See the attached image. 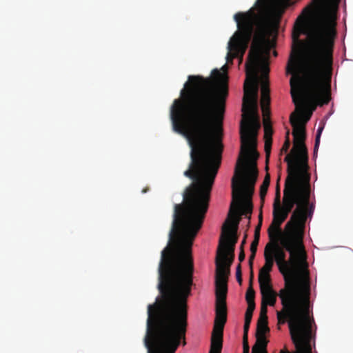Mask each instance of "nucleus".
Segmentation results:
<instances>
[{
    "label": "nucleus",
    "mask_w": 353,
    "mask_h": 353,
    "mask_svg": "<svg viewBox=\"0 0 353 353\" xmlns=\"http://www.w3.org/2000/svg\"><path fill=\"white\" fill-rule=\"evenodd\" d=\"M252 278H253V272H252V274L250 276V286L247 290L245 299L248 304L250 303H254V296H255V292L252 288Z\"/></svg>",
    "instance_id": "ddd939ff"
},
{
    "label": "nucleus",
    "mask_w": 353,
    "mask_h": 353,
    "mask_svg": "<svg viewBox=\"0 0 353 353\" xmlns=\"http://www.w3.org/2000/svg\"><path fill=\"white\" fill-rule=\"evenodd\" d=\"M256 251H257V247L250 245V252H251V253H252V254L255 253L256 254Z\"/></svg>",
    "instance_id": "c85d7f7f"
},
{
    "label": "nucleus",
    "mask_w": 353,
    "mask_h": 353,
    "mask_svg": "<svg viewBox=\"0 0 353 353\" xmlns=\"http://www.w3.org/2000/svg\"><path fill=\"white\" fill-rule=\"evenodd\" d=\"M265 248L274 257L275 263L285 281L279 290L282 306L310 305V281L307 265H299V254L303 250L301 232L280 231Z\"/></svg>",
    "instance_id": "7ed1b4c3"
},
{
    "label": "nucleus",
    "mask_w": 353,
    "mask_h": 353,
    "mask_svg": "<svg viewBox=\"0 0 353 353\" xmlns=\"http://www.w3.org/2000/svg\"><path fill=\"white\" fill-rule=\"evenodd\" d=\"M255 309V303L248 304V308L245 314V319L252 320L253 312Z\"/></svg>",
    "instance_id": "dca6fc26"
},
{
    "label": "nucleus",
    "mask_w": 353,
    "mask_h": 353,
    "mask_svg": "<svg viewBox=\"0 0 353 353\" xmlns=\"http://www.w3.org/2000/svg\"><path fill=\"white\" fill-rule=\"evenodd\" d=\"M290 145V141L289 138V132H287L285 142L280 150V154L281 155L283 153H286L288 151Z\"/></svg>",
    "instance_id": "f3484780"
},
{
    "label": "nucleus",
    "mask_w": 353,
    "mask_h": 353,
    "mask_svg": "<svg viewBox=\"0 0 353 353\" xmlns=\"http://www.w3.org/2000/svg\"><path fill=\"white\" fill-rule=\"evenodd\" d=\"M250 352V346L248 344V341L243 340V353H249Z\"/></svg>",
    "instance_id": "b1692460"
},
{
    "label": "nucleus",
    "mask_w": 353,
    "mask_h": 353,
    "mask_svg": "<svg viewBox=\"0 0 353 353\" xmlns=\"http://www.w3.org/2000/svg\"><path fill=\"white\" fill-rule=\"evenodd\" d=\"M270 329L268 326V321H264L262 320H258L256 335H263L269 332Z\"/></svg>",
    "instance_id": "4468645a"
},
{
    "label": "nucleus",
    "mask_w": 353,
    "mask_h": 353,
    "mask_svg": "<svg viewBox=\"0 0 353 353\" xmlns=\"http://www.w3.org/2000/svg\"><path fill=\"white\" fill-rule=\"evenodd\" d=\"M270 183V176L269 174H266L265 176L263 183L261 184L263 186L269 187Z\"/></svg>",
    "instance_id": "393cba45"
},
{
    "label": "nucleus",
    "mask_w": 353,
    "mask_h": 353,
    "mask_svg": "<svg viewBox=\"0 0 353 353\" xmlns=\"http://www.w3.org/2000/svg\"><path fill=\"white\" fill-rule=\"evenodd\" d=\"M292 0H256L255 8L246 12H238L234 19L238 31L228 43L227 62L234 58L243 60L248 43L256 30L259 38L254 39L245 63L246 79L243 86L242 120L241 121V150L232 179V195H253L258 176L256 160L257 136L261 128L259 114L258 70L263 69V76L269 73L268 60L273 43L265 37L268 26L274 16H281L294 4Z\"/></svg>",
    "instance_id": "f257e3e1"
},
{
    "label": "nucleus",
    "mask_w": 353,
    "mask_h": 353,
    "mask_svg": "<svg viewBox=\"0 0 353 353\" xmlns=\"http://www.w3.org/2000/svg\"><path fill=\"white\" fill-rule=\"evenodd\" d=\"M268 305L265 303H261V312H260V316L259 320H262L264 321H268Z\"/></svg>",
    "instance_id": "2eb2a0df"
},
{
    "label": "nucleus",
    "mask_w": 353,
    "mask_h": 353,
    "mask_svg": "<svg viewBox=\"0 0 353 353\" xmlns=\"http://www.w3.org/2000/svg\"><path fill=\"white\" fill-rule=\"evenodd\" d=\"M259 223L255 228L254 236H257V237L260 238V230H261V224H262V219H263L262 218V212H261V213L259 216Z\"/></svg>",
    "instance_id": "412c9836"
},
{
    "label": "nucleus",
    "mask_w": 353,
    "mask_h": 353,
    "mask_svg": "<svg viewBox=\"0 0 353 353\" xmlns=\"http://www.w3.org/2000/svg\"><path fill=\"white\" fill-rule=\"evenodd\" d=\"M252 320L245 319L243 340L248 341V332Z\"/></svg>",
    "instance_id": "a211bd4d"
},
{
    "label": "nucleus",
    "mask_w": 353,
    "mask_h": 353,
    "mask_svg": "<svg viewBox=\"0 0 353 353\" xmlns=\"http://www.w3.org/2000/svg\"><path fill=\"white\" fill-rule=\"evenodd\" d=\"M227 319H215L210 340L209 353H221L223 328Z\"/></svg>",
    "instance_id": "0eeeda50"
},
{
    "label": "nucleus",
    "mask_w": 353,
    "mask_h": 353,
    "mask_svg": "<svg viewBox=\"0 0 353 353\" xmlns=\"http://www.w3.org/2000/svg\"><path fill=\"white\" fill-rule=\"evenodd\" d=\"M279 178L277 180V183L276 185V192H275V198L274 202H281L280 197H281V192H280V186H279Z\"/></svg>",
    "instance_id": "4be33fe9"
},
{
    "label": "nucleus",
    "mask_w": 353,
    "mask_h": 353,
    "mask_svg": "<svg viewBox=\"0 0 353 353\" xmlns=\"http://www.w3.org/2000/svg\"><path fill=\"white\" fill-rule=\"evenodd\" d=\"M268 341L265 336L263 335H256V343L252 347V353H256L258 349L267 347Z\"/></svg>",
    "instance_id": "f8f14e48"
},
{
    "label": "nucleus",
    "mask_w": 353,
    "mask_h": 353,
    "mask_svg": "<svg viewBox=\"0 0 353 353\" xmlns=\"http://www.w3.org/2000/svg\"><path fill=\"white\" fill-rule=\"evenodd\" d=\"M264 259H265V264L261 268L260 270H263V272H269L272 271L274 263L275 262L274 257H272V256L268 252V249L264 250Z\"/></svg>",
    "instance_id": "9d476101"
},
{
    "label": "nucleus",
    "mask_w": 353,
    "mask_h": 353,
    "mask_svg": "<svg viewBox=\"0 0 353 353\" xmlns=\"http://www.w3.org/2000/svg\"><path fill=\"white\" fill-rule=\"evenodd\" d=\"M261 92V106L263 116L265 152L266 155V161H268L271 152V148L272 143V137L273 134V130L270 121V97L269 82L268 79L262 81Z\"/></svg>",
    "instance_id": "423d86ee"
},
{
    "label": "nucleus",
    "mask_w": 353,
    "mask_h": 353,
    "mask_svg": "<svg viewBox=\"0 0 353 353\" xmlns=\"http://www.w3.org/2000/svg\"><path fill=\"white\" fill-rule=\"evenodd\" d=\"M270 275L269 272H263L259 270V283L260 285V290L265 289L268 286H272L270 284Z\"/></svg>",
    "instance_id": "9b49d317"
},
{
    "label": "nucleus",
    "mask_w": 353,
    "mask_h": 353,
    "mask_svg": "<svg viewBox=\"0 0 353 353\" xmlns=\"http://www.w3.org/2000/svg\"><path fill=\"white\" fill-rule=\"evenodd\" d=\"M262 295L261 303H267V305L274 306L276 302L277 296H279V292L277 294L272 286H268L265 289L261 290Z\"/></svg>",
    "instance_id": "1a4fd4ad"
},
{
    "label": "nucleus",
    "mask_w": 353,
    "mask_h": 353,
    "mask_svg": "<svg viewBox=\"0 0 353 353\" xmlns=\"http://www.w3.org/2000/svg\"><path fill=\"white\" fill-rule=\"evenodd\" d=\"M236 277L237 282L241 285L242 283V272H241V266L239 264L236 267Z\"/></svg>",
    "instance_id": "aec40b11"
},
{
    "label": "nucleus",
    "mask_w": 353,
    "mask_h": 353,
    "mask_svg": "<svg viewBox=\"0 0 353 353\" xmlns=\"http://www.w3.org/2000/svg\"><path fill=\"white\" fill-rule=\"evenodd\" d=\"M245 257V255L244 250H243V249H241L240 253L239 254V261L242 262L243 261H244Z\"/></svg>",
    "instance_id": "bb28decb"
},
{
    "label": "nucleus",
    "mask_w": 353,
    "mask_h": 353,
    "mask_svg": "<svg viewBox=\"0 0 353 353\" xmlns=\"http://www.w3.org/2000/svg\"><path fill=\"white\" fill-rule=\"evenodd\" d=\"M245 239L246 236H245L244 239H243L241 244V249H243L244 244L245 243Z\"/></svg>",
    "instance_id": "7c9ffc66"
},
{
    "label": "nucleus",
    "mask_w": 353,
    "mask_h": 353,
    "mask_svg": "<svg viewBox=\"0 0 353 353\" xmlns=\"http://www.w3.org/2000/svg\"><path fill=\"white\" fill-rule=\"evenodd\" d=\"M322 130H323V127L319 128L318 129V130H317V132H316V139H315L314 148V154H316L317 152V150H318L319 147L320 138H321Z\"/></svg>",
    "instance_id": "6ab92c4d"
},
{
    "label": "nucleus",
    "mask_w": 353,
    "mask_h": 353,
    "mask_svg": "<svg viewBox=\"0 0 353 353\" xmlns=\"http://www.w3.org/2000/svg\"><path fill=\"white\" fill-rule=\"evenodd\" d=\"M311 305H286L277 312L278 323H288L290 336L295 346L294 352L283 348L279 353H312V341H314L316 325L310 311Z\"/></svg>",
    "instance_id": "39448f33"
},
{
    "label": "nucleus",
    "mask_w": 353,
    "mask_h": 353,
    "mask_svg": "<svg viewBox=\"0 0 353 353\" xmlns=\"http://www.w3.org/2000/svg\"><path fill=\"white\" fill-rule=\"evenodd\" d=\"M239 221V217L234 223L226 220L222 227V234L219 240L215 260V319H227L228 280L230 268L234 259V248L238 241L236 232Z\"/></svg>",
    "instance_id": "20e7f679"
},
{
    "label": "nucleus",
    "mask_w": 353,
    "mask_h": 353,
    "mask_svg": "<svg viewBox=\"0 0 353 353\" xmlns=\"http://www.w3.org/2000/svg\"><path fill=\"white\" fill-rule=\"evenodd\" d=\"M259 237L254 236V240L252 241L251 245L257 247L259 242Z\"/></svg>",
    "instance_id": "cd10ccee"
},
{
    "label": "nucleus",
    "mask_w": 353,
    "mask_h": 353,
    "mask_svg": "<svg viewBox=\"0 0 353 353\" xmlns=\"http://www.w3.org/2000/svg\"><path fill=\"white\" fill-rule=\"evenodd\" d=\"M256 353H268L267 347L265 348H261L258 349V351H256Z\"/></svg>",
    "instance_id": "c756f323"
},
{
    "label": "nucleus",
    "mask_w": 353,
    "mask_h": 353,
    "mask_svg": "<svg viewBox=\"0 0 353 353\" xmlns=\"http://www.w3.org/2000/svg\"><path fill=\"white\" fill-rule=\"evenodd\" d=\"M292 75L290 81L292 101L296 112L290 121L293 127L294 147L284 161L288 163V176L283 190V218L288 217L294 205L285 231L303 234L310 197V176L307 170V150L305 144V124L310 119L316 105L327 104L331 99L332 70H286Z\"/></svg>",
    "instance_id": "f03ea898"
},
{
    "label": "nucleus",
    "mask_w": 353,
    "mask_h": 353,
    "mask_svg": "<svg viewBox=\"0 0 353 353\" xmlns=\"http://www.w3.org/2000/svg\"><path fill=\"white\" fill-rule=\"evenodd\" d=\"M285 211L281 208V202H274L273 204V220L271 225L268 228V236L270 240H272L274 235H280L281 224L288 217L283 218Z\"/></svg>",
    "instance_id": "6e6552de"
},
{
    "label": "nucleus",
    "mask_w": 353,
    "mask_h": 353,
    "mask_svg": "<svg viewBox=\"0 0 353 353\" xmlns=\"http://www.w3.org/2000/svg\"><path fill=\"white\" fill-rule=\"evenodd\" d=\"M268 187H265L262 185L260 187V198H261L262 203L264 202L265 197L268 192Z\"/></svg>",
    "instance_id": "5701e85b"
},
{
    "label": "nucleus",
    "mask_w": 353,
    "mask_h": 353,
    "mask_svg": "<svg viewBox=\"0 0 353 353\" xmlns=\"http://www.w3.org/2000/svg\"><path fill=\"white\" fill-rule=\"evenodd\" d=\"M273 54H274V56L276 57V56H277V52H276V51H274V52H273Z\"/></svg>",
    "instance_id": "2f4dec72"
},
{
    "label": "nucleus",
    "mask_w": 353,
    "mask_h": 353,
    "mask_svg": "<svg viewBox=\"0 0 353 353\" xmlns=\"http://www.w3.org/2000/svg\"><path fill=\"white\" fill-rule=\"evenodd\" d=\"M255 256H256V254L254 253H251L250 255V257H249V264H250V266L251 268V272H252V263H253V260L255 258Z\"/></svg>",
    "instance_id": "a878e982"
}]
</instances>
